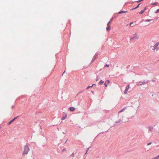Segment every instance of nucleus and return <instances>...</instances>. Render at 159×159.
<instances>
[{
    "label": "nucleus",
    "mask_w": 159,
    "mask_h": 159,
    "mask_svg": "<svg viewBox=\"0 0 159 159\" xmlns=\"http://www.w3.org/2000/svg\"><path fill=\"white\" fill-rule=\"evenodd\" d=\"M109 83H110V81H109V80H107V81L105 82V84H104V85H105V86L106 87H107V85Z\"/></svg>",
    "instance_id": "423d86ee"
},
{
    "label": "nucleus",
    "mask_w": 159,
    "mask_h": 159,
    "mask_svg": "<svg viewBox=\"0 0 159 159\" xmlns=\"http://www.w3.org/2000/svg\"><path fill=\"white\" fill-rule=\"evenodd\" d=\"M14 106H15V105H14L11 106V109H13Z\"/></svg>",
    "instance_id": "5701e85b"
},
{
    "label": "nucleus",
    "mask_w": 159,
    "mask_h": 159,
    "mask_svg": "<svg viewBox=\"0 0 159 159\" xmlns=\"http://www.w3.org/2000/svg\"><path fill=\"white\" fill-rule=\"evenodd\" d=\"M94 85H95V84H93L92 86H91V87H92L93 86H94Z\"/></svg>",
    "instance_id": "cd10ccee"
},
{
    "label": "nucleus",
    "mask_w": 159,
    "mask_h": 159,
    "mask_svg": "<svg viewBox=\"0 0 159 159\" xmlns=\"http://www.w3.org/2000/svg\"><path fill=\"white\" fill-rule=\"evenodd\" d=\"M153 127L152 126H150L149 127V129L150 130H152L153 129Z\"/></svg>",
    "instance_id": "4468645a"
},
{
    "label": "nucleus",
    "mask_w": 159,
    "mask_h": 159,
    "mask_svg": "<svg viewBox=\"0 0 159 159\" xmlns=\"http://www.w3.org/2000/svg\"><path fill=\"white\" fill-rule=\"evenodd\" d=\"M127 91L125 90L124 91V93L125 94H126L127 93Z\"/></svg>",
    "instance_id": "4be33fe9"
},
{
    "label": "nucleus",
    "mask_w": 159,
    "mask_h": 159,
    "mask_svg": "<svg viewBox=\"0 0 159 159\" xmlns=\"http://www.w3.org/2000/svg\"><path fill=\"white\" fill-rule=\"evenodd\" d=\"M151 143H148V144H147V145L148 146V145H150V144H151Z\"/></svg>",
    "instance_id": "393cba45"
},
{
    "label": "nucleus",
    "mask_w": 159,
    "mask_h": 159,
    "mask_svg": "<svg viewBox=\"0 0 159 159\" xmlns=\"http://www.w3.org/2000/svg\"><path fill=\"white\" fill-rule=\"evenodd\" d=\"M29 150V148L28 146H25L24 148V150L23 153V154H27Z\"/></svg>",
    "instance_id": "f257e3e1"
},
{
    "label": "nucleus",
    "mask_w": 159,
    "mask_h": 159,
    "mask_svg": "<svg viewBox=\"0 0 159 159\" xmlns=\"http://www.w3.org/2000/svg\"><path fill=\"white\" fill-rule=\"evenodd\" d=\"M66 117H67V115H65L62 118V120H65V119L66 118Z\"/></svg>",
    "instance_id": "1a4fd4ad"
},
{
    "label": "nucleus",
    "mask_w": 159,
    "mask_h": 159,
    "mask_svg": "<svg viewBox=\"0 0 159 159\" xmlns=\"http://www.w3.org/2000/svg\"><path fill=\"white\" fill-rule=\"evenodd\" d=\"M69 109L70 111H73L75 109V108L73 107H70Z\"/></svg>",
    "instance_id": "0eeeda50"
},
{
    "label": "nucleus",
    "mask_w": 159,
    "mask_h": 159,
    "mask_svg": "<svg viewBox=\"0 0 159 159\" xmlns=\"http://www.w3.org/2000/svg\"><path fill=\"white\" fill-rule=\"evenodd\" d=\"M91 87V86H89L87 88V89H89Z\"/></svg>",
    "instance_id": "a878e982"
},
{
    "label": "nucleus",
    "mask_w": 159,
    "mask_h": 159,
    "mask_svg": "<svg viewBox=\"0 0 159 159\" xmlns=\"http://www.w3.org/2000/svg\"><path fill=\"white\" fill-rule=\"evenodd\" d=\"M132 23H133V22L130 23V26H131Z\"/></svg>",
    "instance_id": "c85d7f7f"
},
{
    "label": "nucleus",
    "mask_w": 159,
    "mask_h": 159,
    "mask_svg": "<svg viewBox=\"0 0 159 159\" xmlns=\"http://www.w3.org/2000/svg\"><path fill=\"white\" fill-rule=\"evenodd\" d=\"M129 85L128 84L126 87L125 90L128 91L129 90Z\"/></svg>",
    "instance_id": "9d476101"
},
{
    "label": "nucleus",
    "mask_w": 159,
    "mask_h": 159,
    "mask_svg": "<svg viewBox=\"0 0 159 159\" xmlns=\"http://www.w3.org/2000/svg\"><path fill=\"white\" fill-rule=\"evenodd\" d=\"M17 118V117H15L14 119H13L11 120L8 123V125H10L11 123L13 122Z\"/></svg>",
    "instance_id": "39448f33"
},
{
    "label": "nucleus",
    "mask_w": 159,
    "mask_h": 159,
    "mask_svg": "<svg viewBox=\"0 0 159 159\" xmlns=\"http://www.w3.org/2000/svg\"><path fill=\"white\" fill-rule=\"evenodd\" d=\"M144 12V11H141L140 12H139L140 14H143Z\"/></svg>",
    "instance_id": "6ab92c4d"
},
{
    "label": "nucleus",
    "mask_w": 159,
    "mask_h": 159,
    "mask_svg": "<svg viewBox=\"0 0 159 159\" xmlns=\"http://www.w3.org/2000/svg\"><path fill=\"white\" fill-rule=\"evenodd\" d=\"M157 2H155V3L152 4V5H157Z\"/></svg>",
    "instance_id": "412c9836"
},
{
    "label": "nucleus",
    "mask_w": 159,
    "mask_h": 159,
    "mask_svg": "<svg viewBox=\"0 0 159 159\" xmlns=\"http://www.w3.org/2000/svg\"><path fill=\"white\" fill-rule=\"evenodd\" d=\"M139 38V36L138 34L137 33H136L133 35L132 36L131 38V39H133L137 40Z\"/></svg>",
    "instance_id": "f03ea898"
},
{
    "label": "nucleus",
    "mask_w": 159,
    "mask_h": 159,
    "mask_svg": "<svg viewBox=\"0 0 159 159\" xmlns=\"http://www.w3.org/2000/svg\"><path fill=\"white\" fill-rule=\"evenodd\" d=\"M111 22V21H109L107 24V26H110L109 25V23Z\"/></svg>",
    "instance_id": "aec40b11"
},
{
    "label": "nucleus",
    "mask_w": 159,
    "mask_h": 159,
    "mask_svg": "<svg viewBox=\"0 0 159 159\" xmlns=\"http://www.w3.org/2000/svg\"><path fill=\"white\" fill-rule=\"evenodd\" d=\"M159 45V43H157L154 45L153 46L154 49V51H155V49H158V48H157V47Z\"/></svg>",
    "instance_id": "20e7f679"
},
{
    "label": "nucleus",
    "mask_w": 159,
    "mask_h": 159,
    "mask_svg": "<svg viewBox=\"0 0 159 159\" xmlns=\"http://www.w3.org/2000/svg\"><path fill=\"white\" fill-rule=\"evenodd\" d=\"M146 10V7L145 8L144 10Z\"/></svg>",
    "instance_id": "7c9ffc66"
},
{
    "label": "nucleus",
    "mask_w": 159,
    "mask_h": 159,
    "mask_svg": "<svg viewBox=\"0 0 159 159\" xmlns=\"http://www.w3.org/2000/svg\"><path fill=\"white\" fill-rule=\"evenodd\" d=\"M105 66L106 67H108L109 66V65H105Z\"/></svg>",
    "instance_id": "bb28decb"
},
{
    "label": "nucleus",
    "mask_w": 159,
    "mask_h": 159,
    "mask_svg": "<svg viewBox=\"0 0 159 159\" xmlns=\"http://www.w3.org/2000/svg\"><path fill=\"white\" fill-rule=\"evenodd\" d=\"M127 12V11H120L119 12L118 14H121V13H125Z\"/></svg>",
    "instance_id": "f8f14e48"
},
{
    "label": "nucleus",
    "mask_w": 159,
    "mask_h": 159,
    "mask_svg": "<svg viewBox=\"0 0 159 159\" xmlns=\"http://www.w3.org/2000/svg\"><path fill=\"white\" fill-rule=\"evenodd\" d=\"M145 82H139V84H138V85H142L143 84H145Z\"/></svg>",
    "instance_id": "6e6552de"
},
{
    "label": "nucleus",
    "mask_w": 159,
    "mask_h": 159,
    "mask_svg": "<svg viewBox=\"0 0 159 159\" xmlns=\"http://www.w3.org/2000/svg\"><path fill=\"white\" fill-rule=\"evenodd\" d=\"M110 26H107L106 28V30H110Z\"/></svg>",
    "instance_id": "9b49d317"
},
{
    "label": "nucleus",
    "mask_w": 159,
    "mask_h": 159,
    "mask_svg": "<svg viewBox=\"0 0 159 159\" xmlns=\"http://www.w3.org/2000/svg\"><path fill=\"white\" fill-rule=\"evenodd\" d=\"M159 12V9H158L155 12V13H157Z\"/></svg>",
    "instance_id": "a211bd4d"
},
{
    "label": "nucleus",
    "mask_w": 159,
    "mask_h": 159,
    "mask_svg": "<svg viewBox=\"0 0 159 159\" xmlns=\"http://www.w3.org/2000/svg\"><path fill=\"white\" fill-rule=\"evenodd\" d=\"M151 20L150 19H147L145 20V21L147 22H149Z\"/></svg>",
    "instance_id": "f3484780"
},
{
    "label": "nucleus",
    "mask_w": 159,
    "mask_h": 159,
    "mask_svg": "<svg viewBox=\"0 0 159 159\" xmlns=\"http://www.w3.org/2000/svg\"><path fill=\"white\" fill-rule=\"evenodd\" d=\"M112 20V19H111V21Z\"/></svg>",
    "instance_id": "c756f323"
},
{
    "label": "nucleus",
    "mask_w": 159,
    "mask_h": 159,
    "mask_svg": "<svg viewBox=\"0 0 159 159\" xmlns=\"http://www.w3.org/2000/svg\"><path fill=\"white\" fill-rule=\"evenodd\" d=\"M143 0H139V1H136V2H140L142 1Z\"/></svg>",
    "instance_id": "b1692460"
},
{
    "label": "nucleus",
    "mask_w": 159,
    "mask_h": 159,
    "mask_svg": "<svg viewBox=\"0 0 159 159\" xmlns=\"http://www.w3.org/2000/svg\"><path fill=\"white\" fill-rule=\"evenodd\" d=\"M126 109V108L124 107L120 111H119L118 113V116H119L120 115L121 116V113L124 111H125V110Z\"/></svg>",
    "instance_id": "7ed1b4c3"
},
{
    "label": "nucleus",
    "mask_w": 159,
    "mask_h": 159,
    "mask_svg": "<svg viewBox=\"0 0 159 159\" xmlns=\"http://www.w3.org/2000/svg\"><path fill=\"white\" fill-rule=\"evenodd\" d=\"M158 49H159V48H158Z\"/></svg>",
    "instance_id": "2f4dec72"
},
{
    "label": "nucleus",
    "mask_w": 159,
    "mask_h": 159,
    "mask_svg": "<svg viewBox=\"0 0 159 159\" xmlns=\"http://www.w3.org/2000/svg\"><path fill=\"white\" fill-rule=\"evenodd\" d=\"M140 4H139L136 7H135L134 8L132 9L131 10H133L134 9H136V8H138L139 7V6Z\"/></svg>",
    "instance_id": "ddd939ff"
},
{
    "label": "nucleus",
    "mask_w": 159,
    "mask_h": 159,
    "mask_svg": "<svg viewBox=\"0 0 159 159\" xmlns=\"http://www.w3.org/2000/svg\"><path fill=\"white\" fill-rule=\"evenodd\" d=\"M104 83V81H102V80H101L100 82H99V84H102Z\"/></svg>",
    "instance_id": "2eb2a0df"
},
{
    "label": "nucleus",
    "mask_w": 159,
    "mask_h": 159,
    "mask_svg": "<svg viewBox=\"0 0 159 159\" xmlns=\"http://www.w3.org/2000/svg\"><path fill=\"white\" fill-rule=\"evenodd\" d=\"M159 158V155L155 157L153 159H158Z\"/></svg>",
    "instance_id": "dca6fc26"
}]
</instances>
